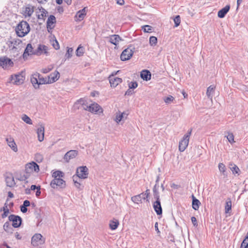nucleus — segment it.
Listing matches in <instances>:
<instances>
[{
	"label": "nucleus",
	"instance_id": "obj_1",
	"mask_svg": "<svg viewBox=\"0 0 248 248\" xmlns=\"http://www.w3.org/2000/svg\"><path fill=\"white\" fill-rule=\"evenodd\" d=\"M31 82L35 89H39L41 85L49 84L48 79L43 78L41 74L37 72L31 75Z\"/></svg>",
	"mask_w": 248,
	"mask_h": 248
},
{
	"label": "nucleus",
	"instance_id": "obj_2",
	"mask_svg": "<svg viewBox=\"0 0 248 248\" xmlns=\"http://www.w3.org/2000/svg\"><path fill=\"white\" fill-rule=\"evenodd\" d=\"M30 30L29 23L26 21L22 20L17 24L15 31L18 37H23L28 34Z\"/></svg>",
	"mask_w": 248,
	"mask_h": 248
},
{
	"label": "nucleus",
	"instance_id": "obj_3",
	"mask_svg": "<svg viewBox=\"0 0 248 248\" xmlns=\"http://www.w3.org/2000/svg\"><path fill=\"white\" fill-rule=\"evenodd\" d=\"M135 48L133 46H130L124 50L121 55V60L125 61L129 60L133 55Z\"/></svg>",
	"mask_w": 248,
	"mask_h": 248
},
{
	"label": "nucleus",
	"instance_id": "obj_4",
	"mask_svg": "<svg viewBox=\"0 0 248 248\" xmlns=\"http://www.w3.org/2000/svg\"><path fill=\"white\" fill-rule=\"evenodd\" d=\"M150 194V190L147 189L144 192L141 193L140 194L133 196L131 198V200L134 203H139V202H142V199L146 200L149 201L148 198Z\"/></svg>",
	"mask_w": 248,
	"mask_h": 248
},
{
	"label": "nucleus",
	"instance_id": "obj_5",
	"mask_svg": "<svg viewBox=\"0 0 248 248\" xmlns=\"http://www.w3.org/2000/svg\"><path fill=\"white\" fill-rule=\"evenodd\" d=\"M51 187L54 189H61L65 187V182L61 178L53 179L50 184Z\"/></svg>",
	"mask_w": 248,
	"mask_h": 248
},
{
	"label": "nucleus",
	"instance_id": "obj_6",
	"mask_svg": "<svg viewBox=\"0 0 248 248\" xmlns=\"http://www.w3.org/2000/svg\"><path fill=\"white\" fill-rule=\"evenodd\" d=\"M88 169L86 166L79 167L77 169L76 176L77 178L85 179L88 176Z\"/></svg>",
	"mask_w": 248,
	"mask_h": 248
},
{
	"label": "nucleus",
	"instance_id": "obj_7",
	"mask_svg": "<svg viewBox=\"0 0 248 248\" xmlns=\"http://www.w3.org/2000/svg\"><path fill=\"white\" fill-rule=\"evenodd\" d=\"M45 242V238L40 233H35L31 238V244L34 247L43 245Z\"/></svg>",
	"mask_w": 248,
	"mask_h": 248
},
{
	"label": "nucleus",
	"instance_id": "obj_8",
	"mask_svg": "<svg viewBox=\"0 0 248 248\" xmlns=\"http://www.w3.org/2000/svg\"><path fill=\"white\" fill-rule=\"evenodd\" d=\"M25 77L21 74L11 75L10 79V81L15 85H19L22 84L25 80Z\"/></svg>",
	"mask_w": 248,
	"mask_h": 248
},
{
	"label": "nucleus",
	"instance_id": "obj_9",
	"mask_svg": "<svg viewBox=\"0 0 248 248\" xmlns=\"http://www.w3.org/2000/svg\"><path fill=\"white\" fill-rule=\"evenodd\" d=\"M8 219L10 221H12V226L14 228H16L19 227L22 223V218L20 217L15 215H10L8 217Z\"/></svg>",
	"mask_w": 248,
	"mask_h": 248
},
{
	"label": "nucleus",
	"instance_id": "obj_10",
	"mask_svg": "<svg viewBox=\"0 0 248 248\" xmlns=\"http://www.w3.org/2000/svg\"><path fill=\"white\" fill-rule=\"evenodd\" d=\"M84 109L86 110H88L92 113H96V112H102V108L101 107L97 104V103H93V104H90L88 106H86V107H84Z\"/></svg>",
	"mask_w": 248,
	"mask_h": 248
},
{
	"label": "nucleus",
	"instance_id": "obj_11",
	"mask_svg": "<svg viewBox=\"0 0 248 248\" xmlns=\"http://www.w3.org/2000/svg\"><path fill=\"white\" fill-rule=\"evenodd\" d=\"M34 12V7L30 4H28L22 7V15L25 17H30Z\"/></svg>",
	"mask_w": 248,
	"mask_h": 248
},
{
	"label": "nucleus",
	"instance_id": "obj_12",
	"mask_svg": "<svg viewBox=\"0 0 248 248\" xmlns=\"http://www.w3.org/2000/svg\"><path fill=\"white\" fill-rule=\"evenodd\" d=\"M48 47L45 45L39 44L36 49L34 50L33 55L40 56L43 54H46V56L48 55L47 52Z\"/></svg>",
	"mask_w": 248,
	"mask_h": 248
},
{
	"label": "nucleus",
	"instance_id": "obj_13",
	"mask_svg": "<svg viewBox=\"0 0 248 248\" xmlns=\"http://www.w3.org/2000/svg\"><path fill=\"white\" fill-rule=\"evenodd\" d=\"M31 175V172L25 170L24 171L16 173V177L18 180L23 181L28 179L30 177Z\"/></svg>",
	"mask_w": 248,
	"mask_h": 248
},
{
	"label": "nucleus",
	"instance_id": "obj_14",
	"mask_svg": "<svg viewBox=\"0 0 248 248\" xmlns=\"http://www.w3.org/2000/svg\"><path fill=\"white\" fill-rule=\"evenodd\" d=\"M13 65V62L10 59L5 57L0 58V66L6 69Z\"/></svg>",
	"mask_w": 248,
	"mask_h": 248
},
{
	"label": "nucleus",
	"instance_id": "obj_15",
	"mask_svg": "<svg viewBox=\"0 0 248 248\" xmlns=\"http://www.w3.org/2000/svg\"><path fill=\"white\" fill-rule=\"evenodd\" d=\"M23 47L22 40L18 38L13 39V46L11 48L12 50L18 52Z\"/></svg>",
	"mask_w": 248,
	"mask_h": 248
},
{
	"label": "nucleus",
	"instance_id": "obj_16",
	"mask_svg": "<svg viewBox=\"0 0 248 248\" xmlns=\"http://www.w3.org/2000/svg\"><path fill=\"white\" fill-rule=\"evenodd\" d=\"M78 155V151L77 150H70L64 155L63 159L66 162H69L70 160L75 158Z\"/></svg>",
	"mask_w": 248,
	"mask_h": 248
},
{
	"label": "nucleus",
	"instance_id": "obj_17",
	"mask_svg": "<svg viewBox=\"0 0 248 248\" xmlns=\"http://www.w3.org/2000/svg\"><path fill=\"white\" fill-rule=\"evenodd\" d=\"M26 170L31 172V173L34 171L35 172H38L39 170V166L34 162L28 163L26 166Z\"/></svg>",
	"mask_w": 248,
	"mask_h": 248
},
{
	"label": "nucleus",
	"instance_id": "obj_18",
	"mask_svg": "<svg viewBox=\"0 0 248 248\" xmlns=\"http://www.w3.org/2000/svg\"><path fill=\"white\" fill-rule=\"evenodd\" d=\"M109 83L111 87L115 88L119 84L122 82V79L114 76H111L109 78Z\"/></svg>",
	"mask_w": 248,
	"mask_h": 248
},
{
	"label": "nucleus",
	"instance_id": "obj_19",
	"mask_svg": "<svg viewBox=\"0 0 248 248\" xmlns=\"http://www.w3.org/2000/svg\"><path fill=\"white\" fill-rule=\"evenodd\" d=\"M153 208L157 215L162 214V208L161 205L160 200H155L153 203Z\"/></svg>",
	"mask_w": 248,
	"mask_h": 248
},
{
	"label": "nucleus",
	"instance_id": "obj_20",
	"mask_svg": "<svg viewBox=\"0 0 248 248\" xmlns=\"http://www.w3.org/2000/svg\"><path fill=\"white\" fill-rule=\"evenodd\" d=\"M5 181L7 186L13 187L16 185V182L14 180L12 173H8L5 177Z\"/></svg>",
	"mask_w": 248,
	"mask_h": 248
},
{
	"label": "nucleus",
	"instance_id": "obj_21",
	"mask_svg": "<svg viewBox=\"0 0 248 248\" xmlns=\"http://www.w3.org/2000/svg\"><path fill=\"white\" fill-rule=\"evenodd\" d=\"M86 8V7H84L76 13L75 17L77 18L78 21H80L84 19L87 14V10Z\"/></svg>",
	"mask_w": 248,
	"mask_h": 248
},
{
	"label": "nucleus",
	"instance_id": "obj_22",
	"mask_svg": "<svg viewBox=\"0 0 248 248\" xmlns=\"http://www.w3.org/2000/svg\"><path fill=\"white\" fill-rule=\"evenodd\" d=\"M6 141L8 145V146L12 149V150L16 152L18 150L17 147L16 142L14 141V140L12 137L7 138L6 139Z\"/></svg>",
	"mask_w": 248,
	"mask_h": 248
},
{
	"label": "nucleus",
	"instance_id": "obj_23",
	"mask_svg": "<svg viewBox=\"0 0 248 248\" xmlns=\"http://www.w3.org/2000/svg\"><path fill=\"white\" fill-rule=\"evenodd\" d=\"M34 50L32 45L31 44H28L23 54V57L25 58L30 55H33V53H34Z\"/></svg>",
	"mask_w": 248,
	"mask_h": 248
},
{
	"label": "nucleus",
	"instance_id": "obj_24",
	"mask_svg": "<svg viewBox=\"0 0 248 248\" xmlns=\"http://www.w3.org/2000/svg\"><path fill=\"white\" fill-rule=\"evenodd\" d=\"M189 140L184 138L179 141V150L180 152H183L185 150L186 148L187 147Z\"/></svg>",
	"mask_w": 248,
	"mask_h": 248
},
{
	"label": "nucleus",
	"instance_id": "obj_25",
	"mask_svg": "<svg viewBox=\"0 0 248 248\" xmlns=\"http://www.w3.org/2000/svg\"><path fill=\"white\" fill-rule=\"evenodd\" d=\"M45 127L43 125H41L37 129V133L38 135V140L42 141L44 139Z\"/></svg>",
	"mask_w": 248,
	"mask_h": 248
},
{
	"label": "nucleus",
	"instance_id": "obj_26",
	"mask_svg": "<svg viewBox=\"0 0 248 248\" xmlns=\"http://www.w3.org/2000/svg\"><path fill=\"white\" fill-rule=\"evenodd\" d=\"M109 38V41L110 43L115 46H117L118 44L120 41L122 40L120 36L117 34L110 35Z\"/></svg>",
	"mask_w": 248,
	"mask_h": 248
},
{
	"label": "nucleus",
	"instance_id": "obj_27",
	"mask_svg": "<svg viewBox=\"0 0 248 248\" xmlns=\"http://www.w3.org/2000/svg\"><path fill=\"white\" fill-rule=\"evenodd\" d=\"M230 9V6L227 5L225 7L220 10L217 13V16L219 18H223L229 12Z\"/></svg>",
	"mask_w": 248,
	"mask_h": 248
},
{
	"label": "nucleus",
	"instance_id": "obj_28",
	"mask_svg": "<svg viewBox=\"0 0 248 248\" xmlns=\"http://www.w3.org/2000/svg\"><path fill=\"white\" fill-rule=\"evenodd\" d=\"M140 77L143 80L148 81L151 78V74L149 71L144 70L140 73Z\"/></svg>",
	"mask_w": 248,
	"mask_h": 248
},
{
	"label": "nucleus",
	"instance_id": "obj_29",
	"mask_svg": "<svg viewBox=\"0 0 248 248\" xmlns=\"http://www.w3.org/2000/svg\"><path fill=\"white\" fill-rule=\"evenodd\" d=\"M3 228L4 231H5L8 234H12L13 232V227L12 225L11 226L9 221H6L5 222L3 226Z\"/></svg>",
	"mask_w": 248,
	"mask_h": 248
},
{
	"label": "nucleus",
	"instance_id": "obj_30",
	"mask_svg": "<svg viewBox=\"0 0 248 248\" xmlns=\"http://www.w3.org/2000/svg\"><path fill=\"white\" fill-rule=\"evenodd\" d=\"M119 225V221L118 219L113 218L109 221V227L111 230H116Z\"/></svg>",
	"mask_w": 248,
	"mask_h": 248
},
{
	"label": "nucleus",
	"instance_id": "obj_31",
	"mask_svg": "<svg viewBox=\"0 0 248 248\" xmlns=\"http://www.w3.org/2000/svg\"><path fill=\"white\" fill-rule=\"evenodd\" d=\"M192 208L195 210H198L199 208L200 205H201V202L199 200L196 198V197L194 196V195H192Z\"/></svg>",
	"mask_w": 248,
	"mask_h": 248
},
{
	"label": "nucleus",
	"instance_id": "obj_32",
	"mask_svg": "<svg viewBox=\"0 0 248 248\" xmlns=\"http://www.w3.org/2000/svg\"><path fill=\"white\" fill-rule=\"evenodd\" d=\"M73 180L76 187L79 190H81L83 189V186H81L80 184V178H77V177H75V175H74L73 176Z\"/></svg>",
	"mask_w": 248,
	"mask_h": 248
},
{
	"label": "nucleus",
	"instance_id": "obj_33",
	"mask_svg": "<svg viewBox=\"0 0 248 248\" xmlns=\"http://www.w3.org/2000/svg\"><path fill=\"white\" fill-rule=\"evenodd\" d=\"M215 87L213 85H210L207 88L206 95L209 98L212 100L213 97V93L214 92Z\"/></svg>",
	"mask_w": 248,
	"mask_h": 248
},
{
	"label": "nucleus",
	"instance_id": "obj_34",
	"mask_svg": "<svg viewBox=\"0 0 248 248\" xmlns=\"http://www.w3.org/2000/svg\"><path fill=\"white\" fill-rule=\"evenodd\" d=\"M232 201L230 198L227 199L225 207V213H228L232 210Z\"/></svg>",
	"mask_w": 248,
	"mask_h": 248
},
{
	"label": "nucleus",
	"instance_id": "obj_35",
	"mask_svg": "<svg viewBox=\"0 0 248 248\" xmlns=\"http://www.w3.org/2000/svg\"><path fill=\"white\" fill-rule=\"evenodd\" d=\"M3 211V213L1 214V217L2 218H4L8 216L9 213V209L8 208L7 204L5 203L2 208H1L0 211Z\"/></svg>",
	"mask_w": 248,
	"mask_h": 248
},
{
	"label": "nucleus",
	"instance_id": "obj_36",
	"mask_svg": "<svg viewBox=\"0 0 248 248\" xmlns=\"http://www.w3.org/2000/svg\"><path fill=\"white\" fill-rule=\"evenodd\" d=\"M230 168L231 170L232 171V173L233 174H239L240 170L239 168L234 164H230Z\"/></svg>",
	"mask_w": 248,
	"mask_h": 248
},
{
	"label": "nucleus",
	"instance_id": "obj_37",
	"mask_svg": "<svg viewBox=\"0 0 248 248\" xmlns=\"http://www.w3.org/2000/svg\"><path fill=\"white\" fill-rule=\"evenodd\" d=\"M56 22V18L53 15H50L47 20V28Z\"/></svg>",
	"mask_w": 248,
	"mask_h": 248
},
{
	"label": "nucleus",
	"instance_id": "obj_38",
	"mask_svg": "<svg viewBox=\"0 0 248 248\" xmlns=\"http://www.w3.org/2000/svg\"><path fill=\"white\" fill-rule=\"evenodd\" d=\"M63 173L60 170H56L52 174V177L54 179L61 178L63 177Z\"/></svg>",
	"mask_w": 248,
	"mask_h": 248
},
{
	"label": "nucleus",
	"instance_id": "obj_39",
	"mask_svg": "<svg viewBox=\"0 0 248 248\" xmlns=\"http://www.w3.org/2000/svg\"><path fill=\"white\" fill-rule=\"evenodd\" d=\"M84 48L83 46L79 45L76 50V55L78 57L82 56L84 53Z\"/></svg>",
	"mask_w": 248,
	"mask_h": 248
},
{
	"label": "nucleus",
	"instance_id": "obj_40",
	"mask_svg": "<svg viewBox=\"0 0 248 248\" xmlns=\"http://www.w3.org/2000/svg\"><path fill=\"white\" fill-rule=\"evenodd\" d=\"M124 114H125L124 112L123 113L119 112L116 114L115 120L117 123H119L123 120V119L124 118Z\"/></svg>",
	"mask_w": 248,
	"mask_h": 248
},
{
	"label": "nucleus",
	"instance_id": "obj_41",
	"mask_svg": "<svg viewBox=\"0 0 248 248\" xmlns=\"http://www.w3.org/2000/svg\"><path fill=\"white\" fill-rule=\"evenodd\" d=\"M59 79V77H55L52 73H51L49 76L48 80L49 83H53Z\"/></svg>",
	"mask_w": 248,
	"mask_h": 248
},
{
	"label": "nucleus",
	"instance_id": "obj_42",
	"mask_svg": "<svg viewBox=\"0 0 248 248\" xmlns=\"http://www.w3.org/2000/svg\"><path fill=\"white\" fill-rule=\"evenodd\" d=\"M22 120L24 122L27 123V124H32V121H31V118L29 116H28L26 114L23 115V116L22 117Z\"/></svg>",
	"mask_w": 248,
	"mask_h": 248
},
{
	"label": "nucleus",
	"instance_id": "obj_43",
	"mask_svg": "<svg viewBox=\"0 0 248 248\" xmlns=\"http://www.w3.org/2000/svg\"><path fill=\"white\" fill-rule=\"evenodd\" d=\"M174 100V97L171 95H169L164 98V102L167 104H170V103L172 102Z\"/></svg>",
	"mask_w": 248,
	"mask_h": 248
},
{
	"label": "nucleus",
	"instance_id": "obj_44",
	"mask_svg": "<svg viewBox=\"0 0 248 248\" xmlns=\"http://www.w3.org/2000/svg\"><path fill=\"white\" fill-rule=\"evenodd\" d=\"M142 29L145 32H152L153 29L152 27L149 25H144L142 27Z\"/></svg>",
	"mask_w": 248,
	"mask_h": 248
},
{
	"label": "nucleus",
	"instance_id": "obj_45",
	"mask_svg": "<svg viewBox=\"0 0 248 248\" xmlns=\"http://www.w3.org/2000/svg\"><path fill=\"white\" fill-rule=\"evenodd\" d=\"M157 39L156 37L152 36L150 37L149 43L151 46H155L157 44Z\"/></svg>",
	"mask_w": 248,
	"mask_h": 248
},
{
	"label": "nucleus",
	"instance_id": "obj_46",
	"mask_svg": "<svg viewBox=\"0 0 248 248\" xmlns=\"http://www.w3.org/2000/svg\"><path fill=\"white\" fill-rule=\"evenodd\" d=\"M225 137L227 138V140L231 143L234 142V136L232 133L228 132V135H225Z\"/></svg>",
	"mask_w": 248,
	"mask_h": 248
},
{
	"label": "nucleus",
	"instance_id": "obj_47",
	"mask_svg": "<svg viewBox=\"0 0 248 248\" xmlns=\"http://www.w3.org/2000/svg\"><path fill=\"white\" fill-rule=\"evenodd\" d=\"M73 48L71 47H68L67 52L66 53L65 55V57L66 59H69L72 56L73 53Z\"/></svg>",
	"mask_w": 248,
	"mask_h": 248
},
{
	"label": "nucleus",
	"instance_id": "obj_48",
	"mask_svg": "<svg viewBox=\"0 0 248 248\" xmlns=\"http://www.w3.org/2000/svg\"><path fill=\"white\" fill-rule=\"evenodd\" d=\"M218 169L219 171L222 173L223 175H225V172L226 171V167L223 163H220L218 164Z\"/></svg>",
	"mask_w": 248,
	"mask_h": 248
},
{
	"label": "nucleus",
	"instance_id": "obj_49",
	"mask_svg": "<svg viewBox=\"0 0 248 248\" xmlns=\"http://www.w3.org/2000/svg\"><path fill=\"white\" fill-rule=\"evenodd\" d=\"M173 21L175 23V27H178L181 22V18L179 15L176 16L174 18Z\"/></svg>",
	"mask_w": 248,
	"mask_h": 248
},
{
	"label": "nucleus",
	"instance_id": "obj_50",
	"mask_svg": "<svg viewBox=\"0 0 248 248\" xmlns=\"http://www.w3.org/2000/svg\"><path fill=\"white\" fill-rule=\"evenodd\" d=\"M241 248H248V236H246L243 240L241 245Z\"/></svg>",
	"mask_w": 248,
	"mask_h": 248
},
{
	"label": "nucleus",
	"instance_id": "obj_51",
	"mask_svg": "<svg viewBox=\"0 0 248 248\" xmlns=\"http://www.w3.org/2000/svg\"><path fill=\"white\" fill-rule=\"evenodd\" d=\"M153 196L154 198L155 199V200H159L160 199V195H159V192L158 190H155V188H153Z\"/></svg>",
	"mask_w": 248,
	"mask_h": 248
},
{
	"label": "nucleus",
	"instance_id": "obj_52",
	"mask_svg": "<svg viewBox=\"0 0 248 248\" xmlns=\"http://www.w3.org/2000/svg\"><path fill=\"white\" fill-rule=\"evenodd\" d=\"M77 102L80 104H81L84 109V107H86V106H88V103H87L86 100H85L83 98H80V99L77 101Z\"/></svg>",
	"mask_w": 248,
	"mask_h": 248
},
{
	"label": "nucleus",
	"instance_id": "obj_53",
	"mask_svg": "<svg viewBox=\"0 0 248 248\" xmlns=\"http://www.w3.org/2000/svg\"><path fill=\"white\" fill-rule=\"evenodd\" d=\"M138 83L136 81H132L128 84V87L131 89H134L138 87Z\"/></svg>",
	"mask_w": 248,
	"mask_h": 248
},
{
	"label": "nucleus",
	"instance_id": "obj_54",
	"mask_svg": "<svg viewBox=\"0 0 248 248\" xmlns=\"http://www.w3.org/2000/svg\"><path fill=\"white\" fill-rule=\"evenodd\" d=\"M35 160L38 162H42L43 160V156L42 155L40 154H37L35 155Z\"/></svg>",
	"mask_w": 248,
	"mask_h": 248
},
{
	"label": "nucleus",
	"instance_id": "obj_55",
	"mask_svg": "<svg viewBox=\"0 0 248 248\" xmlns=\"http://www.w3.org/2000/svg\"><path fill=\"white\" fill-rule=\"evenodd\" d=\"M52 46L56 50H58L60 48L59 43L56 39L53 41Z\"/></svg>",
	"mask_w": 248,
	"mask_h": 248
},
{
	"label": "nucleus",
	"instance_id": "obj_56",
	"mask_svg": "<svg viewBox=\"0 0 248 248\" xmlns=\"http://www.w3.org/2000/svg\"><path fill=\"white\" fill-rule=\"evenodd\" d=\"M191 132L192 129H191L187 131V132L184 135L183 138L189 140V137L191 134Z\"/></svg>",
	"mask_w": 248,
	"mask_h": 248
},
{
	"label": "nucleus",
	"instance_id": "obj_57",
	"mask_svg": "<svg viewBox=\"0 0 248 248\" xmlns=\"http://www.w3.org/2000/svg\"><path fill=\"white\" fill-rule=\"evenodd\" d=\"M191 220L193 225L195 227H197L198 226V222L196 218L195 217H192Z\"/></svg>",
	"mask_w": 248,
	"mask_h": 248
},
{
	"label": "nucleus",
	"instance_id": "obj_58",
	"mask_svg": "<svg viewBox=\"0 0 248 248\" xmlns=\"http://www.w3.org/2000/svg\"><path fill=\"white\" fill-rule=\"evenodd\" d=\"M35 215H36V218L37 219V221H38V224H39L42 220V219L41 218V215H40V214L39 213H37V212H36L35 213Z\"/></svg>",
	"mask_w": 248,
	"mask_h": 248
},
{
	"label": "nucleus",
	"instance_id": "obj_59",
	"mask_svg": "<svg viewBox=\"0 0 248 248\" xmlns=\"http://www.w3.org/2000/svg\"><path fill=\"white\" fill-rule=\"evenodd\" d=\"M21 211L23 213H25L27 212L28 209L27 207L24 206L23 205H21L20 207Z\"/></svg>",
	"mask_w": 248,
	"mask_h": 248
},
{
	"label": "nucleus",
	"instance_id": "obj_60",
	"mask_svg": "<svg viewBox=\"0 0 248 248\" xmlns=\"http://www.w3.org/2000/svg\"><path fill=\"white\" fill-rule=\"evenodd\" d=\"M31 205V202L29 201L28 200H25L23 202V203L22 204V205H23L24 206H25L26 207L29 206L30 205Z\"/></svg>",
	"mask_w": 248,
	"mask_h": 248
},
{
	"label": "nucleus",
	"instance_id": "obj_61",
	"mask_svg": "<svg viewBox=\"0 0 248 248\" xmlns=\"http://www.w3.org/2000/svg\"><path fill=\"white\" fill-rule=\"evenodd\" d=\"M51 68H46L42 69V72L43 73H47L51 70Z\"/></svg>",
	"mask_w": 248,
	"mask_h": 248
},
{
	"label": "nucleus",
	"instance_id": "obj_62",
	"mask_svg": "<svg viewBox=\"0 0 248 248\" xmlns=\"http://www.w3.org/2000/svg\"><path fill=\"white\" fill-rule=\"evenodd\" d=\"M6 44L11 49L12 47L13 46V40L12 41H8Z\"/></svg>",
	"mask_w": 248,
	"mask_h": 248
},
{
	"label": "nucleus",
	"instance_id": "obj_63",
	"mask_svg": "<svg viewBox=\"0 0 248 248\" xmlns=\"http://www.w3.org/2000/svg\"><path fill=\"white\" fill-rule=\"evenodd\" d=\"M40 189H41L40 186H38V188H37V191L36 192V196L37 197H39L40 196V195H41Z\"/></svg>",
	"mask_w": 248,
	"mask_h": 248
},
{
	"label": "nucleus",
	"instance_id": "obj_64",
	"mask_svg": "<svg viewBox=\"0 0 248 248\" xmlns=\"http://www.w3.org/2000/svg\"><path fill=\"white\" fill-rule=\"evenodd\" d=\"M0 248H11L6 243H4L3 244L0 245Z\"/></svg>",
	"mask_w": 248,
	"mask_h": 248
}]
</instances>
